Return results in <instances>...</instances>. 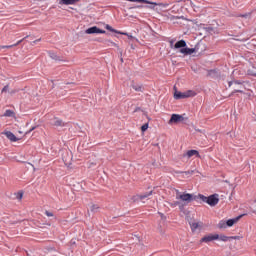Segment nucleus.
<instances>
[{
  "instance_id": "ddd939ff",
  "label": "nucleus",
  "mask_w": 256,
  "mask_h": 256,
  "mask_svg": "<svg viewBox=\"0 0 256 256\" xmlns=\"http://www.w3.org/2000/svg\"><path fill=\"white\" fill-rule=\"evenodd\" d=\"M81 0H59V5H75V3H79Z\"/></svg>"
},
{
  "instance_id": "412c9836",
  "label": "nucleus",
  "mask_w": 256,
  "mask_h": 256,
  "mask_svg": "<svg viewBox=\"0 0 256 256\" xmlns=\"http://www.w3.org/2000/svg\"><path fill=\"white\" fill-rule=\"evenodd\" d=\"M227 221L225 220H221L219 223H218V228L219 229H227Z\"/></svg>"
},
{
  "instance_id": "c756f323",
  "label": "nucleus",
  "mask_w": 256,
  "mask_h": 256,
  "mask_svg": "<svg viewBox=\"0 0 256 256\" xmlns=\"http://www.w3.org/2000/svg\"><path fill=\"white\" fill-rule=\"evenodd\" d=\"M171 12H172V13H179V6L174 5V6L171 8Z\"/></svg>"
},
{
  "instance_id": "a18cd8bd",
  "label": "nucleus",
  "mask_w": 256,
  "mask_h": 256,
  "mask_svg": "<svg viewBox=\"0 0 256 256\" xmlns=\"http://www.w3.org/2000/svg\"><path fill=\"white\" fill-rule=\"evenodd\" d=\"M234 80L228 81V87H231V85H233Z\"/></svg>"
},
{
  "instance_id": "2f4dec72",
  "label": "nucleus",
  "mask_w": 256,
  "mask_h": 256,
  "mask_svg": "<svg viewBox=\"0 0 256 256\" xmlns=\"http://www.w3.org/2000/svg\"><path fill=\"white\" fill-rule=\"evenodd\" d=\"M16 199L21 201V199H23V192H18L17 195H16Z\"/></svg>"
},
{
  "instance_id": "aec40b11",
  "label": "nucleus",
  "mask_w": 256,
  "mask_h": 256,
  "mask_svg": "<svg viewBox=\"0 0 256 256\" xmlns=\"http://www.w3.org/2000/svg\"><path fill=\"white\" fill-rule=\"evenodd\" d=\"M3 117H15V112L13 110H6Z\"/></svg>"
},
{
  "instance_id": "4468645a",
  "label": "nucleus",
  "mask_w": 256,
  "mask_h": 256,
  "mask_svg": "<svg viewBox=\"0 0 256 256\" xmlns=\"http://www.w3.org/2000/svg\"><path fill=\"white\" fill-rule=\"evenodd\" d=\"M131 87H132V89H134V91L143 92V85L137 84V83H135V81H132Z\"/></svg>"
},
{
  "instance_id": "4c0bfd02",
  "label": "nucleus",
  "mask_w": 256,
  "mask_h": 256,
  "mask_svg": "<svg viewBox=\"0 0 256 256\" xmlns=\"http://www.w3.org/2000/svg\"><path fill=\"white\" fill-rule=\"evenodd\" d=\"M234 85H243V81H241V80H234Z\"/></svg>"
},
{
  "instance_id": "5701e85b",
  "label": "nucleus",
  "mask_w": 256,
  "mask_h": 256,
  "mask_svg": "<svg viewBox=\"0 0 256 256\" xmlns=\"http://www.w3.org/2000/svg\"><path fill=\"white\" fill-rule=\"evenodd\" d=\"M190 227H191V231L193 233H195V231H197V229H199V223L193 222V223L190 224Z\"/></svg>"
},
{
  "instance_id": "e433bc0d",
  "label": "nucleus",
  "mask_w": 256,
  "mask_h": 256,
  "mask_svg": "<svg viewBox=\"0 0 256 256\" xmlns=\"http://www.w3.org/2000/svg\"><path fill=\"white\" fill-rule=\"evenodd\" d=\"M7 91H9V85L3 87L2 93H7Z\"/></svg>"
},
{
  "instance_id": "49530a36",
  "label": "nucleus",
  "mask_w": 256,
  "mask_h": 256,
  "mask_svg": "<svg viewBox=\"0 0 256 256\" xmlns=\"http://www.w3.org/2000/svg\"><path fill=\"white\" fill-rule=\"evenodd\" d=\"M126 37H128V39H134V37L132 35H126Z\"/></svg>"
},
{
  "instance_id": "7ed1b4c3",
  "label": "nucleus",
  "mask_w": 256,
  "mask_h": 256,
  "mask_svg": "<svg viewBox=\"0 0 256 256\" xmlns=\"http://www.w3.org/2000/svg\"><path fill=\"white\" fill-rule=\"evenodd\" d=\"M176 199H180L184 203V205H189L192 201H197L199 199V194H191V193H183V194H177Z\"/></svg>"
},
{
  "instance_id": "6e6d98bb",
  "label": "nucleus",
  "mask_w": 256,
  "mask_h": 256,
  "mask_svg": "<svg viewBox=\"0 0 256 256\" xmlns=\"http://www.w3.org/2000/svg\"><path fill=\"white\" fill-rule=\"evenodd\" d=\"M253 77H256V74H253Z\"/></svg>"
},
{
  "instance_id": "de8ad7c7",
  "label": "nucleus",
  "mask_w": 256,
  "mask_h": 256,
  "mask_svg": "<svg viewBox=\"0 0 256 256\" xmlns=\"http://www.w3.org/2000/svg\"><path fill=\"white\" fill-rule=\"evenodd\" d=\"M39 41H41V38H39V39L33 41V43H34V44H35V43H39Z\"/></svg>"
},
{
  "instance_id": "3c124183",
  "label": "nucleus",
  "mask_w": 256,
  "mask_h": 256,
  "mask_svg": "<svg viewBox=\"0 0 256 256\" xmlns=\"http://www.w3.org/2000/svg\"><path fill=\"white\" fill-rule=\"evenodd\" d=\"M121 63H123V58L120 59Z\"/></svg>"
},
{
  "instance_id": "4be33fe9",
  "label": "nucleus",
  "mask_w": 256,
  "mask_h": 256,
  "mask_svg": "<svg viewBox=\"0 0 256 256\" xmlns=\"http://www.w3.org/2000/svg\"><path fill=\"white\" fill-rule=\"evenodd\" d=\"M151 195H153V190L149 191V192H145L144 194H140V199H147V197H151Z\"/></svg>"
},
{
  "instance_id": "6e6552de",
  "label": "nucleus",
  "mask_w": 256,
  "mask_h": 256,
  "mask_svg": "<svg viewBox=\"0 0 256 256\" xmlns=\"http://www.w3.org/2000/svg\"><path fill=\"white\" fill-rule=\"evenodd\" d=\"M246 214H242V215H239L235 218H231V219H228L226 220V225L228 227H233V225H235V223H237L240 219H242L243 217H245Z\"/></svg>"
},
{
  "instance_id": "0eeeda50",
  "label": "nucleus",
  "mask_w": 256,
  "mask_h": 256,
  "mask_svg": "<svg viewBox=\"0 0 256 256\" xmlns=\"http://www.w3.org/2000/svg\"><path fill=\"white\" fill-rule=\"evenodd\" d=\"M146 5L149 6H145L147 9H155V7H167L168 4L165 3H156V2H151L148 0V2H144Z\"/></svg>"
},
{
  "instance_id": "ea45409f",
  "label": "nucleus",
  "mask_w": 256,
  "mask_h": 256,
  "mask_svg": "<svg viewBox=\"0 0 256 256\" xmlns=\"http://www.w3.org/2000/svg\"><path fill=\"white\" fill-rule=\"evenodd\" d=\"M185 205H187V204H185V203H180V205H178L180 211H183V209H185Z\"/></svg>"
},
{
  "instance_id": "a19ab883",
  "label": "nucleus",
  "mask_w": 256,
  "mask_h": 256,
  "mask_svg": "<svg viewBox=\"0 0 256 256\" xmlns=\"http://www.w3.org/2000/svg\"><path fill=\"white\" fill-rule=\"evenodd\" d=\"M182 173H185V175H193V173H195V171L191 170V171H185V172H182Z\"/></svg>"
},
{
  "instance_id": "f704fd0d",
  "label": "nucleus",
  "mask_w": 256,
  "mask_h": 256,
  "mask_svg": "<svg viewBox=\"0 0 256 256\" xmlns=\"http://www.w3.org/2000/svg\"><path fill=\"white\" fill-rule=\"evenodd\" d=\"M45 215L47 216V217H53V212H50L49 210H46L45 211Z\"/></svg>"
},
{
  "instance_id": "cd10ccee",
  "label": "nucleus",
  "mask_w": 256,
  "mask_h": 256,
  "mask_svg": "<svg viewBox=\"0 0 256 256\" xmlns=\"http://www.w3.org/2000/svg\"><path fill=\"white\" fill-rule=\"evenodd\" d=\"M90 211L92 213H97V211H99V206L97 204H93L91 207H90Z\"/></svg>"
},
{
  "instance_id": "5fc2aeb1",
  "label": "nucleus",
  "mask_w": 256,
  "mask_h": 256,
  "mask_svg": "<svg viewBox=\"0 0 256 256\" xmlns=\"http://www.w3.org/2000/svg\"><path fill=\"white\" fill-rule=\"evenodd\" d=\"M148 121H151V118L147 117Z\"/></svg>"
},
{
  "instance_id": "39448f33",
  "label": "nucleus",
  "mask_w": 256,
  "mask_h": 256,
  "mask_svg": "<svg viewBox=\"0 0 256 256\" xmlns=\"http://www.w3.org/2000/svg\"><path fill=\"white\" fill-rule=\"evenodd\" d=\"M219 240V234H208L202 237L199 241V243H211V241H217Z\"/></svg>"
},
{
  "instance_id": "7c9ffc66",
  "label": "nucleus",
  "mask_w": 256,
  "mask_h": 256,
  "mask_svg": "<svg viewBox=\"0 0 256 256\" xmlns=\"http://www.w3.org/2000/svg\"><path fill=\"white\" fill-rule=\"evenodd\" d=\"M234 93H245L243 90H234L229 94V97H233Z\"/></svg>"
},
{
  "instance_id": "9d476101",
  "label": "nucleus",
  "mask_w": 256,
  "mask_h": 256,
  "mask_svg": "<svg viewBox=\"0 0 256 256\" xmlns=\"http://www.w3.org/2000/svg\"><path fill=\"white\" fill-rule=\"evenodd\" d=\"M105 29H107V31H110L111 33H117V35H129V33L127 32H121L118 30H115L111 25L106 24L105 25Z\"/></svg>"
},
{
  "instance_id": "8fccbe9b",
  "label": "nucleus",
  "mask_w": 256,
  "mask_h": 256,
  "mask_svg": "<svg viewBox=\"0 0 256 256\" xmlns=\"http://www.w3.org/2000/svg\"><path fill=\"white\" fill-rule=\"evenodd\" d=\"M52 89H55V84L52 85Z\"/></svg>"
},
{
  "instance_id": "f03ea898",
  "label": "nucleus",
  "mask_w": 256,
  "mask_h": 256,
  "mask_svg": "<svg viewBox=\"0 0 256 256\" xmlns=\"http://www.w3.org/2000/svg\"><path fill=\"white\" fill-rule=\"evenodd\" d=\"M198 199H201L203 203H207L210 207H215L219 203V194L215 193L210 196L198 194Z\"/></svg>"
},
{
  "instance_id": "864d4df0",
  "label": "nucleus",
  "mask_w": 256,
  "mask_h": 256,
  "mask_svg": "<svg viewBox=\"0 0 256 256\" xmlns=\"http://www.w3.org/2000/svg\"><path fill=\"white\" fill-rule=\"evenodd\" d=\"M174 89H175V91H177V87L176 86H174Z\"/></svg>"
},
{
  "instance_id": "79ce46f5",
  "label": "nucleus",
  "mask_w": 256,
  "mask_h": 256,
  "mask_svg": "<svg viewBox=\"0 0 256 256\" xmlns=\"http://www.w3.org/2000/svg\"><path fill=\"white\" fill-rule=\"evenodd\" d=\"M239 17H242L244 19H247L249 17V14H240Z\"/></svg>"
},
{
  "instance_id": "b1692460",
  "label": "nucleus",
  "mask_w": 256,
  "mask_h": 256,
  "mask_svg": "<svg viewBox=\"0 0 256 256\" xmlns=\"http://www.w3.org/2000/svg\"><path fill=\"white\" fill-rule=\"evenodd\" d=\"M131 200L133 201V203H137L138 201H143V199H141V195L139 194L132 196Z\"/></svg>"
},
{
  "instance_id": "9b49d317",
  "label": "nucleus",
  "mask_w": 256,
  "mask_h": 256,
  "mask_svg": "<svg viewBox=\"0 0 256 256\" xmlns=\"http://www.w3.org/2000/svg\"><path fill=\"white\" fill-rule=\"evenodd\" d=\"M4 135H6L7 139H9V141H12L13 143L19 141V138H17V136H15V134H13V132L11 131L4 132Z\"/></svg>"
},
{
  "instance_id": "1a4fd4ad",
  "label": "nucleus",
  "mask_w": 256,
  "mask_h": 256,
  "mask_svg": "<svg viewBox=\"0 0 256 256\" xmlns=\"http://www.w3.org/2000/svg\"><path fill=\"white\" fill-rule=\"evenodd\" d=\"M25 39H29V35H27L26 37L22 38L21 40H19L15 44L6 45V46H0V49H13V47H17V45H21V43H23V41H25Z\"/></svg>"
},
{
  "instance_id": "58836bf2",
  "label": "nucleus",
  "mask_w": 256,
  "mask_h": 256,
  "mask_svg": "<svg viewBox=\"0 0 256 256\" xmlns=\"http://www.w3.org/2000/svg\"><path fill=\"white\" fill-rule=\"evenodd\" d=\"M177 205H181V202L175 201L171 204V207H177Z\"/></svg>"
},
{
  "instance_id": "20e7f679",
  "label": "nucleus",
  "mask_w": 256,
  "mask_h": 256,
  "mask_svg": "<svg viewBox=\"0 0 256 256\" xmlns=\"http://www.w3.org/2000/svg\"><path fill=\"white\" fill-rule=\"evenodd\" d=\"M86 35H99V34H105L107 31L97 27V26H92L88 29L85 30Z\"/></svg>"
},
{
  "instance_id": "603ef678",
  "label": "nucleus",
  "mask_w": 256,
  "mask_h": 256,
  "mask_svg": "<svg viewBox=\"0 0 256 256\" xmlns=\"http://www.w3.org/2000/svg\"><path fill=\"white\" fill-rule=\"evenodd\" d=\"M66 85H71V83L67 82Z\"/></svg>"
},
{
  "instance_id": "c85d7f7f",
  "label": "nucleus",
  "mask_w": 256,
  "mask_h": 256,
  "mask_svg": "<svg viewBox=\"0 0 256 256\" xmlns=\"http://www.w3.org/2000/svg\"><path fill=\"white\" fill-rule=\"evenodd\" d=\"M149 129V122L145 123L144 125L141 126V132L145 133Z\"/></svg>"
},
{
  "instance_id": "bb28decb",
  "label": "nucleus",
  "mask_w": 256,
  "mask_h": 256,
  "mask_svg": "<svg viewBox=\"0 0 256 256\" xmlns=\"http://www.w3.org/2000/svg\"><path fill=\"white\" fill-rule=\"evenodd\" d=\"M174 19H183L184 21H191L187 18H185V16H171L170 20L173 21Z\"/></svg>"
},
{
  "instance_id": "423d86ee",
  "label": "nucleus",
  "mask_w": 256,
  "mask_h": 256,
  "mask_svg": "<svg viewBox=\"0 0 256 256\" xmlns=\"http://www.w3.org/2000/svg\"><path fill=\"white\" fill-rule=\"evenodd\" d=\"M184 117L183 115H180V114H172L169 121H168V124L169 125H173V123H181V121H184Z\"/></svg>"
},
{
  "instance_id": "393cba45",
  "label": "nucleus",
  "mask_w": 256,
  "mask_h": 256,
  "mask_svg": "<svg viewBox=\"0 0 256 256\" xmlns=\"http://www.w3.org/2000/svg\"><path fill=\"white\" fill-rule=\"evenodd\" d=\"M219 239L220 241H224L226 243V241H231V236H226V235H219Z\"/></svg>"
},
{
  "instance_id": "37998d69",
  "label": "nucleus",
  "mask_w": 256,
  "mask_h": 256,
  "mask_svg": "<svg viewBox=\"0 0 256 256\" xmlns=\"http://www.w3.org/2000/svg\"><path fill=\"white\" fill-rule=\"evenodd\" d=\"M35 129H37L36 126L32 127L29 131L26 132V135H29V133H31V131H35Z\"/></svg>"
},
{
  "instance_id": "f8f14e48",
  "label": "nucleus",
  "mask_w": 256,
  "mask_h": 256,
  "mask_svg": "<svg viewBox=\"0 0 256 256\" xmlns=\"http://www.w3.org/2000/svg\"><path fill=\"white\" fill-rule=\"evenodd\" d=\"M194 155H196L197 157H201V155H199V151L197 150H188L186 154H184V157H188L189 159H191V157H193Z\"/></svg>"
},
{
  "instance_id": "f3484780",
  "label": "nucleus",
  "mask_w": 256,
  "mask_h": 256,
  "mask_svg": "<svg viewBox=\"0 0 256 256\" xmlns=\"http://www.w3.org/2000/svg\"><path fill=\"white\" fill-rule=\"evenodd\" d=\"M207 77H213V78H215V77H217V75H218V71H217V69H210V70H207Z\"/></svg>"
},
{
  "instance_id": "a211bd4d",
  "label": "nucleus",
  "mask_w": 256,
  "mask_h": 256,
  "mask_svg": "<svg viewBox=\"0 0 256 256\" xmlns=\"http://www.w3.org/2000/svg\"><path fill=\"white\" fill-rule=\"evenodd\" d=\"M200 27L206 30V33H215V28L211 26L205 27V24H200Z\"/></svg>"
},
{
  "instance_id": "6ab92c4d",
  "label": "nucleus",
  "mask_w": 256,
  "mask_h": 256,
  "mask_svg": "<svg viewBox=\"0 0 256 256\" xmlns=\"http://www.w3.org/2000/svg\"><path fill=\"white\" fill-rule=\"evenodd\" d=\"M185 93L186 99H189V97H195L197 95V92L193 90H187Z\"/></svg>"
},
{
  "instance_id": "72a5a7b5",
  "label": "nucleus",
  "mask_w": 256,
  "mask_h": 256,
  "mask_svg": "<svg viewBox=\"0 0 256 256\" xmlns=\"http://www.w3.org/2000/svg\"><path fill=\"white\" fill-rule=\"evenodd\" d=\"M158 214L160 215L162 221H167V216H165V214L161 212H158Z\"/></svg>"
},
{
  "instance_id": "c9c22d12",
  "label": "nucleus",
  "mask_w": 256,
  "mask_h": 256,
  "mask_svg": "<svg viewBox=\"0 0 256 256\" xmlns=\"http://www.w3.org/2000/svg\"><path fill=\"white\" fill-rule=\"evenodd\" d=\"M143 5H136V6H133V7H130V9H143Z\"/></svg>"
},
{
  "instance_id": "09e8293b",
  "label": "nucleus",
  "mask_w": 256,
  "mask_h": 256,
  "mask_svg": "<svg viewBox=\"0 0 256 256\" xmlns=\"http://www.w3.org/2000/svg\"><path fill=\"white\" fill-rule=\"evenodd\" d=\"M26 255H27V256H31V254H29V252H27V251H26Z\"/></svg>"
},
{
  "instance_id": "dca6fc26",
  "label": "nucleus",
  "mask_w": 256,
  "mask_h": 256,
  "mask_svg": "<svg viewBox=\"0 0 256 256\" xmlns=\"http://www.w3.org/2000/svg\"><path fill=\"white\" fill-rule=\"evenodd\" d=\"M174 99H186L185 92L175 91Z\"/></svg>"
},
{
  "instance_id": "a878e982",
  "label": "nucleus",
  "mask_w": 256,
  "mask_h": 256,
  "mask_svg": "<svg viewBox=\"0 0 256 256\" xmlns=\"http://www.w3.org/2000/svg\"><path fill=\"white\" fill-rule=\"evenodd\" d=\"M55 127H65L63 120H56L54 122Z\"/></svg>"
},
{
  "instance_id": "2eb2a0df",
  "label": "nucleus",
  "mask_w": 256,
  "mask_h": 256,
  "mask_svg": "<svg viewBox=\"0 0 256 256\" xmlns=\"http://www.w3.org/2000/svg\"><path fill=\"white\" fill-rule=\"evenodd\" d=\"M48 55L51 59H54V61H63L60 56H58L55 52H48Z\"/></svg>"
},
{
  "instance_id": "f257e3e1",
  "label": "nucleus",
  "mask_w": 256,
  "mask_h": 256,
  "mask_svg": "<svg viewBox=\"0 0 256 256\" xmlns=\"http://www.w3.org/2000/svg\"><path fill=\"white\" fill-rule=\"evenodd\" d=\"M170 47L171 49H179V53L182 55H193V53L197 52L196 48H189L187 47V42L185 40H179L175 43V40H170Z\"/></svg>"
},
{
  "instance_id": "c03bdc74",
  "label": "nucleus",
  "mask_w": 256,
  "mask_h": 256,
  "mask_svg": "<svg viewBox=\"0 0 256 256\" xmlns=\"http://www.w3.org/2000/svg\"><path fill=\"white\" fill-rule=\"evenodd\" d=\"M11 95H14V93H19V89H14V90H11Z\"/></svg>"
},
{
  "instance_id": "473e14b6",
  "label": "nucleus",
  "mask_w": 256,
  "mask_h": 256,
  "mask_svg": "<svg viewBox=\"0 0 256 256\" xmlns=\"http://www.w3.org/2000/svg\"><path fill=\"white\" fill-rule=\"evenodd\" d=\"M241 239V236H230V241H239Z\"/></svg>"
}]
</instances>
